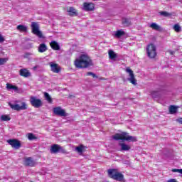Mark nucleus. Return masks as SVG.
Returning a JSON list of instances; mask_svg holds the SVG:
<instances>
[{
    "mask_svg": "<svg viewBox=\"0 0 182 182\" xmlns=\"http://www.w3.org/2000/svg\"><path fill=\"white\" fill-rule=\"evenodd\" d=\"M8 62V58H0V66H2V65H5Z\"/></svg>",
    "mask_w": 182,
    "mask_h": 182,
    "instance_id": "31",
    "label": "nucleus"
},
{
    "mask_svg": "<svg viewBox=\"0 0 182 182\" xmlns=\"http://www.w3.org/2000/svg\"><path fill=\"white\" fill-rule=\"evenodd\" d=\"M108 55L111 60H116V59L117 58V53H114L113 50H109Z\"/></svg>",
    "mask_w": 182,
    "mask_h": 182,
    "instance_id": "18",
    "label": "nucleus"
},
{
    "mask_svg": "<svg viewBox=\"0 0 182 182\" xmlns=\"http://www.w3.org/2000/svg\"><path fill=\"white\" fill-rule=\"evenodd\" d=\"M6 87L7 90H15L16 92H18V87L16 85H12V84L6 83Z\"/></svg>",
    "mask_w": 182,
    "mask_h": 182,
    "instance_id": "24",
    "label": "nucleus"
},
{
    "mask_svg": "<svg viewBox=\"0 0 182 182\" xmlns=\"http://www.w3.org/2000/svg\"><path fill=\"white\" fill-rule=\"evenodd\" d=\"M34 69H36V67H34Z\"/></svg>",
    "mask_w": 182,
    "mask_h": 182,
    "instance_id": "43",
    "label": "nucleus"
},
{
    "mask_svg": "<svg viewBox=\"0 0 182 182\" xmlns=\"http://www.w3.org/2000/svg\"><path fill=\"white\" fill-rule=\"evenodd\" d=\"M154 93H156V94L157 95L159 92H153L151 93L153 97H154Z\"/></svg>",
    "mask_w": 182,
    "mask_h": 182,
    "instance_id": "39",
    "label": "nucleus"
},
{
    "mask_svg": "<svg viewBox=\"0 0 182 182\" xmlns=\"http://www.w3.org/2000/svg\"><path fill=\"white\" fill-rule=\"evenodd\" d=\"M86 76H92V77H97V75H96V74L92 72L87 73Z\"/></svg>",
    "mask_w": 182,
    "mask_h": 182,
    "instance_id": "33",
    "label": "nucleus"
},
{
    "mask_svg": "<svg viewBox=\"0 0 182 182\" xmlns=\"http://www.w3.org/2000/svg\"><path fill=\"white\" fill-rule=\"evenodd\" d=\"M167 182H177V180H176V179H169L168 181H167Z\"/></svg>",
    "mask_w": 182,
    "mask_h": 182,
    "instance_id": "38",
    "label": "nucleus"
},
{
    "mask_svg": "<svg viewBox=\"0 0 182 182\" xmlns=\"http://www.w3.org/2000/svg\"><path fill=\"white\" fill-rule=\"evenodd\" d=\"M26 31V26H23V31Z\"/></svg>",
    "mask_w": 182,
    "mask_h": 182,
    "instance_id": "40",
    "label": "nucleus"
},
{
    "mask_svg": "<svg viewBox=\"0 0 182 182\" xmlns=\"http://www.w3.org/2000/svg\"><path fill=\"white\" fill-rule=\"evenodd\" d=\"M20 76H23V68L20 70Z\"/></svg>",
    "mask_w": 182,
    "mask_h": 182,
    "instance_id": "36",
    "label": "nucleus"
},
{
    "mask_svg": "<svg viewBox=\"0 0 182 182\" xmlns=\"http://www.w3.org/2000/svg\"><path fill=\"white\" fill-rule=\"evenodd\" d=\"M36 162L33 161L32 157H27L24 159V166L26 167H35Z\"/></svg>",
    "mask_w": 182,
    "mask_h": 182,
    "instance_id": "12",
    "label": "nucleus"
},
{
    "mask_svg": "<svg viewBox=\"0 0 182 182\" xmlns=\"http://www.w3.org/2000/svg\"><path fill=\"white\" fill-rule=\"evenodd\" d=\"M169 112L171 114H174V113H177V107L174 105H171L169 107Z\"/></svg>",
    "mask_w": 182,
    "mask_h": 182,
    "instance_id": "28",
    "label": "nucleus"
},
{
    "mask_svg": "<svg viewBox=\"0 0 182 182\" xmlns=\"http://www.w3.org/2000/svg\"><path fill=\"white\" fill-rule=\"evenodd\" d=\"M26 137L30 141L38 140V136H36L33 133H28L26 135Z\"/></svg>",
    "mask_w": 182,
    "mask_h": 182,
    "instance_id": "23",
    "label": "nucleus"
},
{
    "mask_svg": "<svg viewBox=\"0 0 182 182\" xmlns=\"http://www.w3.org/2000/svg\"><path fill=\"white\" fill-rule=\"evenodd\" d=\"M50 46L53 50H60V46H59V43L55 41L50 43Z\"/></svg>",
    "mask_w": 182,
    "mask_h": 182,
    "instance_id": "16",
    "label": "nucleus"
},
{
    "mask_svg": "<svg viewBox=\"0 0 182 182\" xmlns=\"http://www.w3.org/2000/svg\"><path fill=\"white\" fill-rule=\"evenodd\" d=\"M85 149H87V147L85 146L83 144H80V146L75 147V151L79 154H82L83 151H85Z\"/></svg>",
    "mask_w": 182,
    "mask_h": 182,
    "instance_id": "20",
    "label": "nucleus"
},
{
    "mask_svg": "<svg viewBox=\"0 0 182 182\" xmlns=\"http://www.w3.org/2000/svg\"><path fill=\"white\" fill-rule=\"evenodd\" d=\"M44 97L46 100H47V102L48 103H53V100H52V97H50V95H49V93L48 92H44Z\"/></svg>",
    "mask_w": 182,
    "mask_h": 182,
    "instance_id": "25",
    "label": "nucleus"
},
{
    "mask_svg": "<svg viewBox=\"0 0 182 182\" xmlns=\"http://www.w3.org/2000/svg\"><path fill=\"white\" fill-rule=\"evenodd\" d=\"M146 54L150 59H154L157 56V48L154 44H149L146 47Z\"/></svg>",
    "mask_w": 182,
    "mask_h": 182,
    "instance_id": "4",
    "label": "nucleus"
},
{
    "mask_svg": "<svg viewBox=\"0 0 182 182\" xmlns=\"http://www.w3.org/2000/svg\"><path fill=\"white\" fill-rule=\"evenodd\" d=\"M9 105L10 106L11 109H13V110H16L17 112H19V110L23 109V102H21L19 104H14V105L9 102Z\"/></svg>",
    "mask_w": 182,
    "mask_h": 182,
    "instance_id": "13",
    "label": "nucleus"
},
{
    "mask_svg": "<svg viewBox=\"0 0 182 182\" xmlns=\"http://www.w3.org/2000/svg\"><path fill=\"white\" fill-rule=\"evenodd\" d=\"M124 35H126V33L122 30L117 31L115 33L116 38H122V36H124Z\"/></svg>",
    "mask_w": 182,
    "mask_h": 182,
    "instance_id": "26",
    "label": "nucleus"
},
{
    "mask_svg": "<svg viewBox=\"0 0 182 182\" xmlns=\"http://www.w3.org/2000/svg\"><path fill=\"white\" fill-rule=\"evenodd\" d=\"M7 143H9V144H10V146H11V147L16 150L21 149V146H22L21 141L15 139L7 140Z\"/></svg>",
    "mask_w": 182,
    "mask_h": 182,
    "instance_id": "9",
    "label": "nucleus"
},
{
    "mask_svg": "<svg viewBox=\"0 0 182 182\" xmlns=\"http://www.w3.org/2000/svg\"><path fill=\"white\" fill-rule=\"evenodd\" d=\"M122 23L125 28L132 25V20L127 18H122Z\"/></svg>",
    "mask_w": 182,
    "mask_h": 182,
    "instance_id": "17",
    "label": "nucleus"
},
{
    "mask_svg": "<svg viewBox=\"0 0 182 182\" xmlns=\"http://www.w3.org/2000/svg\"><path fill=\"white\" fill-rule=\"evenodd\" d=\"M114 140H122L126 141H137V138L133 136L129 135L127 132H122V134L117 133L112 136Z\"/></svg>",
    "mask_w": 182,
    "mask_h": 182,
    "instance_id": "2",
    "label": "nucleus"
},
{
    "mask_svg": "<svg viewBox=\"0 0 182 182\" xmlns=\"http://www.w3.org/2000/svg\"><path fill=\"white\" fill-rule=\"evenodd\" d=\"M149 28H151L154 31H158V32H161L162 31L161 27L156 23H151Z\"/></svg>",
    "mask_w": 182,
    "mask_h": 182,
    "instance_id": "19",
    "label": "nucleus"
},
{
    "mask_svg": "<svg viewBox=\"0 0 182 182\" xmlns=\"http://www.w3.org/2000/svg\"><path fill=\"white\" fill-rule=\"evenodd\" d=\"M23 109H26V105L23 104Z\"/></svg>",
    "mask_w": 182,
    "mask_h": 182,
    "instance_id": "41",
    "label": "nucleus"
},
{
    "mask_svg": "<svg viewBox=\"0 0 182 182\" xmlns=\"http://www.w3.org/2000/svg\"><path fill=\"white\" fill-rule=\"evenodd\" d=\"M160 15H162V16L165 17L170 16V14L167 11H161L160 12Z\"/></svg>",
    "mask_w": 182,
    "mask_h": 182,
    "instance_id": "32",
    "label": "nucleus"
},
{
    "mask_svg": "<svg viewBox=\"0 0 182 182\" xmlns=\"http://www.w3.org/2000/svg\"><path fill=\"white\" fill-rule=\"evenodd\" d=\"M18 31H21V32H23V25H19L17 26Z\"/></svg>",
    "mask_w": 182,
    "mask_h": 182,
    "instance_id": "34",
    "label": "nucleus"
},
{
    "mask_svg": "<svg viewBox=\"0 0 182 182\" xmlns=\"http://www.w3.org/2000/svg\"><path fill=\"white\" fill-rule=\"evenodd\" d=\"M5 42V38H4V36H2V34L0 33V43H2Z\"/></svg>",
    "mask_w": 182,
    "mask_h": 182,
    "instance_id": "35",
    "label": "nucleus"
},
{
    "mask_svg": "<svg viewBox=\"0 0 182 182\" xmlns=\"http://www.w3.org/2000/svg\"><path fill=\"white\" fill-rule=\"evenodd\" d=\"M108 175L110 178H112V180H117V181H123V180H124V176L119 172L117 169H109Z\"/></svg>",
    "mask_w": 182,
    "mask_h": 182,
    "instance_id": "3",
    "label": "nucleus"
},
{
    "mask_svg": "<svg viewBox=\"0 0 182 182\" xmlns=\"http://www.w3.org/2000/svg\"><path fill=\"white\" fill-rule=\"evenodd\" d=\"M170 54H171V55H173V51H170Z\"/></svg>",
    "mask_w": 182,
    "mask_h": 182,
    "instance_id": "42",
    "label": "nucleus"
},
{
    "mask_svg": "<svg viewBox=\"0 0 182 182\" xmlns=\"http://www.w3.org/2000/svg\"><path fill=\"white\" fill-rule=\"evenodd\" d=\"M1 120L2 122H9V120H11V118L9 115L4 114L1 115Z\"/></svg>",
    "mask_w": 182,
    "mask_h": 182,
    "instance_id": "29",
    "label": "nucleus"
},
{
    "mask_svg": "<svg viewBox=\"0 0 182 182\" xmlns=\"http://www.w3.org/2000/svg\"><path fill=\"white\" fill-rule=\"evenodd\" d=\"M31 26L32 33L40 38V39H42L43 38V33L39 29V24L37 22H32Z\"/></svg>",
    "mask_w": 182,
    "mask_h": 182,
    "instance_id": "6",
    "label": "nucleus"
},
{
    "mask_svg": "<svg viewBox=\"0 0 182 182\" xmlns=\"http://www.w3.org/2000/svg\"><path fill=\"white\" fill-rule=\"evenodd\" d=\"M67 12H68L70 16H77L79 15L77 10L74 7H67Z\"/></svg>",
    "mask_w": 182,
    "mask_h": 182,
    "instance_id": "15",
    "label": "nucleus"
},
{
    "mask_svg": "<svg viewBox=\"0 0 182 182\" xmlns=\"http://www.w3.org/2000/svg\"><path fill=\"white\" fill-rule=\"evenodd\" d=\"M50 66L51 72H53V73H59V72L62 70V68H60V66H59V64H56L51 62L50 63Z\"/></svg>",
    "mask_w": 182,
    "mask_h": 182,
    "instance_id": "14",
    "label": "nucleus"
},
{
    "mask_svg": "<svg viewBox=\"0 0 182 182\" xmlns=\"http://www.w3.org/2000/svg\"><path fill=\"white\" fill-rule=\"evenodd\" d=\"M173 29L175 32H180V31H181V27H180V25L178 24H175L173 26Z\"/></svg>",
    "mask_w": 182,
    "mask_h": 182,
    "instance_id": "30",
    "label": "nucleus"
},
{
    "mask_svg": "<svg viewBox=\"0 0 182 182\" xmlns=\"http://www.w3.org/2000/svg\"><path fill=\"white\" fill-rule=\"evenodd\" d=\"M74 65L77 69H87L93 66V60L87 55L82 54L79 58L75 60Z\"/></svg>",
    "mask_w": 182,
    "mask_h": 182,
    "instance_id": "1",
    "label": "nucleus"
},
{
    "mask_svg": "<svg viewBox=\"0 0 182 182\" xmlns=\"http://www.w3.org/2000/svg\"><path fill=\"white\" fill-rule=\"evenodd\" d=\"M30 103L33 107L36 109H39L43 106V103L42 102V100L36 98V97H30Z\"/></svg>",
    "mask_w": 182,
    "mask_h": 182,
    "instance_id": "7",
    "label": "nucleus"
},
{
    "mask_svg": "<svg viewBox=\"0 0 182 182\" xmlns=\"http://www.w3.org/2000/svg\"><path fill=\"white\" fill-rule=\"evenodd\" d=\"M48 50V46H46V44L41 43L38 46V52L40 53H43V52H46Z\"/></svg>",
    "mask_w": 182,
    "mask_h": 182,
    "instance_id": "21",
    "label": "nucleus"
},
{
    "mask_svg": "<svg viewBox=\"0 0 182 182\" xmlns=\"http://www.w3.org/2000/svg\"><path fill=\"white\" fill-rule=\"evenodd\" d=\"M177 122H178V123H180V124H182V118H178V119H177Z\"/></svg>",
    "mask_w": 182,
    "mask_h": 182,
    "instance_id": "37",
    "label": "nucleus"
},
{
    "mask_svg": "<svg viewBox=\"0 0 182 182\" xmlns=\"http://www.w3.org/2000/svg\"><path fill=\"white\" fill-rule=\"evenodd\" d=\"M32 76V73L28 69H23V77H31Z\"/></svg>",
    "mask_w": 182,
    "mask_h": 182,
    "instance_id": "27",
    "label": "nucleus"
},
{
    "mask_svg": "<svg viewBox=\"0 0 182 182\" xmlns=\"http://www.w3.org/2000/svg\"><path fill=\"white\" fill-rule=\"evenodd\" d=\"M50 151L53 154H58V153H62V154H68L66 149L58 144H53L50 149Z\"/></svg>",
    "mask_w": 182,
    "mask_h": 182,
    "instance_id": "5",
    "label": "nucleus"
},
{
    "mask_svg": "<svg viewBox=\"0 0 182 182\" xmlns=\"http://www.w3.org/2000/svg\"><path fill=\"white\" fill-rule=\"evenodd\" d=\"M82 9L86 12H92V11H95V4L92 2H84Z\"/></svg>",
    "mask_w": 182,
    "mask_h": 182,
    "instance_id": "11",
    "label": "nucleus"
},
{
    "mask_svg": "<svg viewBox=\"0 0 182 182\" xmlns=\"http://www.w3.org/2000/svg\"><path fill=\"white\" fill-rule=\"evenodd\" d=\"M119 146L121 147V151H129V150L131 149L129 145H127L124 143L119 144Z\"/></svg>",
    "mask_w": 182,
    "mask_h": 182,
    "instance_id": "22",
    "label": "nucleus"
},
{
    "mask_svg": "<svg viewBox=\"0 0 182 182\" xmlns=\"http://www.w3.org/2000/svg\"><path fill=\"white\" fill-rule=\"evenodd\" d=\"M53 112L54 114H56V116H63L64 117H66L68 116V114H66V111H65V109H63L60 107H54Z\"/></svg>",
    "mask_w": 182,
    "mask_h": 182,
    "instance_id": "10",
    "label": "nucleus"
},
{
    "mask_svg": "<svg viewBox=\"0 0 182 182\" xmlns=\"http://www.w3.org/2000/svg\"><path fill=\"white\" fill-rule=\"evenodd\" d=\"M125 72L129 75L130 78L128 79V80H129L130 83L136 86V85H137V80H136L134 73L130 69V67H127Z\"/></svg>",
    "mask_w": 182,
    "mask_h": 182,
    "instance_id": "8",
    "label": "nucleus"
}]
</instances>
